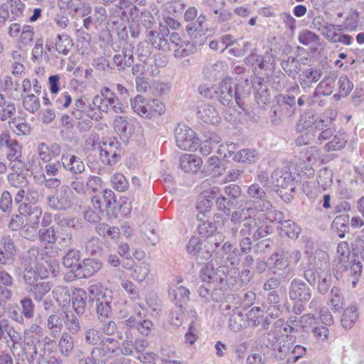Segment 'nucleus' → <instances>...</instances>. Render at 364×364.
Here are the masks:
<instances>
[{
    "instance_id": "nucleus-1",
    "label": "nucleus",
    "mask_w": 364,
    "mask_h": 364,
    "mask_svg": "<svg viewBox=\"0 0 364 364\" xmlns=\"http://www.w3.org/2000/svg\"><path fill=\"white\" fill-rule=\"evenodd\" d=\"M274 214V210H267L264 212L262 210L255 211L253 209L250 208L242 209L234 211L232 213L231 221L235 223H240L246 220L247 217H249L247 221L244 224L245 227L247 228V230H245L246 232H244V235H250L252 230L255 228H258L259 231L261 230L264 226L267 229V224L273 223L274 220V218H272Z\"/></svg>"
},
{
    "instance_id": "nucleus-2",
    "label": "nucleus",
    "mask_w": 364,
    "mask_h": 364,
    "mask_svg": "<svg viewBox=\"0 0 364 364\" xmlns=\"http://www.w3.org/2000/svg\"><path fill=\"white\" fill-rule=\"evenodd\" d=\"M133 111L144 119L156 118L165 113L166 107L159 100L138 95L130 100Z\"/></svg>"
},
{
    "instance_id": "nucleus-3",
    "label": "nucleus",
    "mask_w": 364,
    "mask_h": 364,
    "mask_svg": "<svg viewBox=\"0 0 364 364\" xmlns=\"http://www.w3.org/2000/svg\"><path fill=\"white\" fill-rule=\"evenodd\" d=\"M90 107L100 113L108 112L111 108L116 113H124L126 111V106L119 102L115 94L107 87H102L100 94L93 97Z\"/></svg>"
},
{
    "instance_id": "nucleus-4",
    "label": "nucleus",
    "mask_w": 364,
    "mask_h": 364,
    "mask_svg": "<svg viewBox=\"0 0 364 364\" xmlns=\"http://www.w3.org/2000/svg\"><path fill=\"white\" fill-rule=\"evenodd\" d=\"M92 148L99 151L100 159L105 164L114 165L121 159V145L115 137L102 139L100 141H94Z\"/></svg>"
},
{
    "instance_id": "nucleus-5",
    "label": "nucleus",
    "mask_w": 364,
    "mask_h": 364,
    "mask_svg": "<svg viewBox=\"0 0 364 364\" xmlns=\"http://www.w3.org/2000/svg\"><path fill=\"white\" fill-rule=\"evenodd\" d=\"M175 139L179 149L190 151H196L200 141L192 129L182 124H178L176 127Z\"/></svg>"
},
{
    "instance_id": "nucleus-6",
    "label": "nucleus",
    "mask_w": 364,
    "mask_h": 364,
    "mask_svg": "<svg viewBox=\"0 0 364 364\" xmlns=\"http://www.w3.org/2000/svg\"><path fill=\"white\" fill-rule=\"evenodd\" d=\"M272 179L277 188L276 191L281 197H283L285 193L288 194L294 191L295 178L289 169L276 170L273 173Z\"/></svg>"
},
{
    "instance_id": "nucleus-7",
    "label": "nucleus",
    "mask_w": 364,
    "mask_h": 364,
    "mask_svg": "<svg viewBox=\"0 0 364 364\" xmlns=\"http://www.w3.org/2000/svg\"><path fill=\"white\" fill-rule=\"evenodd\" d=\"M362 272V264L355 259H348L342 263H337L335 268L334 275L338 279L343 276L354 277L358 279Z\"/></svg>"
},
{
    "instance_id": "nucleus-8",
    "label": "nucleus",
    "mask_w": 364,
    "mask_h": 364,
    "mask_svg": "<svg viewBox=\"0 0 364 364\" xmlns=\"http://www.w3.org/2000/svg\"><path fill=\"white\" fill-rule=\"evenodd\" d=\"M9 326L5 320L0 321V339L4 337L7 333L10 337L9 346L11 348L13 355L16 357H21L23 355V342L19 334L14 330H8Z\"/></svg>"
},
{
    "instance_id": "nucleus-9",
    "label": "nucleus",
    "mask_w": 364,
    "mask_h": 364,
    "mask_svg": "<svg viewBox=\"0 0 364 364\" xmlns=\"http://www.w3.org/2000/svg\"><path fill=\"white\" fill-rule=\"evenodd\" d=\"M72 191L68 186L61 187L60 192L48 198V205L55 210H66L72 205Z\"/></svg>"
},
{
    "instance_id": "nucleus-10",
    "label": "nucleus",
    "mask_w": 364,
    "mask_h": 364,
    "mask_svg": "<svg viewBox=\"0 0 364 364\" xmlns=\"http://www.w3.org/2000/svg\"><path fill=\"white\" fill-rule=\"evenodd\" d=\"M115 202V195L114 192L109 189L103 191L92 198V203L94 208L99 212L108 211L112 205Z\"/></svg>"
},
{
    "instance_id": "nucleus-11",
    "label": "nucleus",
    "mask_w": 364,
    "mask_h": 364,
    "mask_svg": "<svg viewBox=\"0 0 364 364\" xmlns=\"http://www.w3.org/2000/svg\"><path fill=\"white\" fill-rule=\"evenodd\" d=\"M102 267V264L95 259H86L75 269V277L77 279L90 278L97 273Z\"/></svg>"
},
{
    "instance_id": "nucleus-12",
    "label": "nucleus",
    "mask_w": 364,
    "mask_h": 364,
    "mask_svg": "<svg viewBox=\"0 0 364 364\" xmlns=\"http://www.w3.org/2000/svg\"><path fill=\"white\" fill-rule=\"evenodd\" d=\"M202 164V159L195 154H183L180 158V166L186 173H197Z\"/></svg>"
},
{
    "instance_id": "nucleus-13",
    "label": "nucleus",
    "mask_w": 364,
    "mask_h": 364,
    "mask_svg": "<svg viewBox=\"0 0 364 364\" xmlns=\"http://www.w3.org/2000/svg\"><path fill=\"white\" fill-rule=\"evenodd\" d=\"M289 296L292 300L309 301L311 299V291L304 282L294 281L291 282Z\"/></svg>"
},
{
    "instance_id": "nucleus-14",
    "label": "nucleus",
    "mask_w": 364,
    "mask_h": 364,
    "mask_svg": "<svg viewBox=\"0 0 364 364\" xmlns=\"http://www.w3.org/2000/svg\"><path fill=\"white\" fill-rule=\"evenodd\" d=\"M21 156V146L14 140L11 142L7 153L8 159L10 161L11 168L18 171L23 168Z\"/></svg>"
},
{
    "instance_id": "nucleus-15",
    "label": "nucleus",
    "mask_w": 364,
    "mask_h": 364,
    "mask_svg": "<svg viewBox=\"0 0 364 364\" xmlns=\"http://www.w3.org/2000/svg\"><path fill=\"white\" fill-rule=\"evenodd\" d=\"M87 294L82 289H75L72 291V305L77 314H82L87 305Z\"/></svg>"
},
{
    "instance_id": "nucleus-16",
    "label": "nucleus",
    "mask_w": 364,
    "mask_h": 364,
    "mask_svg": "<svg viewBox=\"0 0 364 364\" xmlns=\"http://www.w3.org/2000/svg\"><path fill=\"white\" fill-rule=\"evenodd\" d=\"M23 49L21 46H18L16 50L11 53L12 65L11 73L12 75L18 78H21L23 73Z\"/></svg>"
},
{
    "instance_id": "nucleus-17",
    "label": "nucleus",
    "mask_w": 364,
    "mask_h": 364,
    "mask_svg": "<svg viewBox=\"0 0 364 364\" xmlns=\"http://www.w3.org/2000/svg\"><path fill=\"white\" fill-rule=\"evenodd\" d=\"M336 77L330 75L323 78L317 85L315 94L318 96H329L335 88Z\"/></svg>"
},
{
    "instance_id": "nucleus-18",
    "label": "nucleus",
    "mask_w": 364,
    "mask_h": 364,
    "mask_svg": "<svg viewBox=\"0 0 364 364\" xmlns=\"http://www.w3.org/2000/svg\"><path fill=\"white\" fill-rule=\"evenodd\" d=\"M62 163L65 168L75 173H81L85 168L82 161L73 155H63L62 156Z\"/></svg>"
},
{
    "instance_id": "nucleus-19",
    "label": "nucleus",
    "mask_w": 364,
    "mask_h": 364,
    "mask_svg": "<svg viewBox=\"0 0 364 364\" xmlns=\"http://www.w3.org/2000/svg\"><path fill=\"white\" fill-rule=\"evenodd\" d=\"M12 172L9 175L8 179L11 185L14 187L21 188L23 183V168L16 171L11 168ZM23 200V189L20 188L16 194L15 202L19 203Z\"/></svg>"
},
{
    "instance_id": "nucleus-20",
    "label": "nucleus",
    "mask_w": 364,
    "mask_h": 364,
    "mask_svg": "<svg viewBox=\"0 0 364 364\" xmlns=\"http://www.w3.org/2000/svg\"><path fill=\"white\" fill-rule=\"evenodd\" d=\"M38 150L40 158L46 162L51 161L53 158L58 156L60 152L58 145L53 144L49 146L43 143L39 145Z\"/></svg>"
},
{
    "instance_id": "nucleus-21",
    "label": "nucleus",
    "mask_w": 364,
    "mask_h": 364,
    "mask_svg": "<svg viewBox=\"0 0 364 364\" xmlns=\"http://www.w3.org/2000/svg\"><path fill=\"white\" fill-rule=\"evenodd\" d=\"M358 318L357 309L354 306L346 308L341 317V324L345 328H351Z\"/></svg>"
},
{
    "instance_id": "nucleus-22",
    "label": "nucleus",
    "mask_w": 364,
    "mask_h": 364,
    "mask_svg": "<svg viewBox=\"0 0 364 364\" xmlns=\"http://www.w3.org/2000/svg\"><path fill=\"white\" fill-rule=\"evenodd\" d=\"M88 291L89 298L91 301L98 303L109 298V296L107 295V289L100 284H92L89 287Z\"/></svg>"
},
{
    "instance_id": "nucleus-23",
    "label": "nucleus",
    "mask_w": 364,
    "mask_h": 364,
    "mask_svg": "<svg viewBox=\"0 0 364 364\" xmlns=\"http://www.w3.org/2000/svg\"><path fill=\"white\" fill-rule=\"evenodd\" d=\"M63 265L70 269V272L75 276V269L80 266V254L75 250L69 251L63 259Z\"/></svg>"
},
{
    "instance_id": "nucleus-24",
    "label": "nucleus",
    "mask_w": 364,
    "mask_h": 364,
    "mask_svg": "<svg viewBox=\"0 0 364 364\" xmlns=\"http://www.w3.org/2000/svg\"><path fill=\"white\" fill-rule=\"evenodd\" d=\"M96 232L104 237L118 239L120 235V230L117 227H109L105 223H100L95 228Z\"/></svg>"
},
{
    "instance_id": "nucleus-25",
    "label": "nucleus",
    "mask_w": 364,
    "mask_h": 364,
    "mask_svg": "<svg viewBox=\"0 0 364 364\" xmlns=\"http://www.w3.org/2000/svg\"><path fill=\"white\" fill-rule=\"evenodd\" d=\"M112 300V296L109 295L108 299H105L97 304V314L100 319H105L111 316L112 307L110 304Z\"/></svg>"
},
{
    "instance_id": "nucleus-26",
    "label": "nucleus",
    "mask_w": 364,
    "mask_h": 364,
    "mask_svg": "<svg viewBox=\"0 0 364 364\" xmlns=\"http://www.w3.org/2000/svg\"><path fill=\"white\" fill-rule=\"evenodd\" d=\"M344 299L341 295V291L336 287L332 288L331 291V298L329 305L335 312L339 311L343 306Z\"/></svg>"
},
{
    "instance_id": "nucleus-27",
    "label": "nucleus",
    "mask_w": 364,
    "mask_h": 364,
    "mask_svg": "<svg viewBox=\"0 0 364 364\" xmlns=\"http://www.w3.org/2000/svg\"><path fill=\"white\" fill-rule=\"evenodd\" d=\"M74 343L72 336L68 333H63L58 342V347L61 353L68 355L73 349Z\"/></svg>"
},
{
    "instance_id": "nucleus-28",
    "label": "nucleus",
    "mask_w": 364,
    "mask_h": 364,
    "mask_svg": "<svg viewBox=\"0 0 364 364\" xmlns=\"http://www.w3.org/2000/svg\"><path fill=\"white\" fill-rule=\"evenodd\" d=\"M16 108L13 104L8 103L4 96L0 94V119L6 120L15 113Z\"/></svg>"
},
{
    "instance_id": "nucleus-29",
    "label": "nucleus",
    "mask_w": 364,
    "mask_h": 364,
    "mask_svg": "<svg viewBox=\"0 0 364 364\" xmlns=\"http://www.w3.org/2000/svg\"><path fill=\"white\" fill-rule=\"evenodd\" d=\"M321 73L318 70L309 68L305 70L301 75V84H311L316 82L321 78Z\"/></svg>"
},
{
    "instance_id": "nucleus-30",
    "label": "nucleus",
    "mask_w": 364,
    "mask_h": 364,
    "mask_svg": "<svg viewBox=\"0 0 364 364\" xmlns=\"http://www.w3.org/2000/svg\"><path fill=\"white\" fill-rule=\"evenodd\" d=\"M256 154L255 150L242 149L234 154L232 159L237 162L251 163L255 159Z\"/></svg>"
},
{
    "instance_id": "nucleus-31",
    "label": "nucleus",
    "mask_w": 364,
    "mask_h": 364,
    "mask_svg": "<svg viewBox=\"0 0 364 364\" xmlns=\"http://www.w3.org/2000/svg\"><path fill=\"white\" fill-rule=\"evenodd\" d=\"M346 144V139L344 134L336 135L334 138L326 143L325 150L326 151H333L343 149Z\"/></svg>"
},
{
    "instance_id": "nucleus-32",
    "label": "nucleus",
    "mask_w": 364,
    "mask_h": 364,
    "mask_svg": "<svg viewBox=\"0 0 364 364\" xmlns=\"http://www.w3.org/2000/svg\"><path fill=\"white\" fill-rule=\"evenodd\" d=\"M174 291V301L176 305L181 307L183 304L189 300V289L185 287L181 286L176 288Z\"/></svg>"
},
{
    "instance_id": "nucleus-33",
    "label": "nucleus",
    "mask_w": 364,
    "mask_h": 364,
    "mask_svg": "<svg viewBox=\"0 0 364 364\" xmlns=\"http://www.w3.org/2000/svg\"><path fill=\"white\" fill-rule=\"evenodd\" d=\"M111 181L112 187L118 191H124L128 188V181L122 173H114Z\"/></svg>"
},
{
    "instance_id": "nucleus-34",
    "label": "nucleus",
    "mask_w": 364,
    "mask_h": 364,
    "mask_svg": "<svg viewBox=\"0 0 364 364\" xmlns=\"http://www.w3.org/2000/svg\"><path fill=\"white\" fill-rule=\"evenodd\" d=\"M216 231V225L211 222H204L198 227V233L204 238H209L213 236Z\"/></svg>"
},
{
    "instance_id": "nucleus-35",
    "label": "nucleus",
    "mask_w": 364,
    "mask_h": 364,
    "mask_svg": "<svg viewBox=\"0 0 364 364\" xmlns=\"http://www.w3.org/2000/svg\"><path fill=\"white\" fill-rule=\"evenodd\" d=\"M40 107L38 97L33 94H28L24 96V109L30 112H35Z\"/></svg>"
},
{
    "instance_id": "nucleus-36",
    "label": "nucleus",
    "mask_w": 364,
    "mask_h": 364,
    "mask_svg": "<svg viewBox=\"0 0 364 364\" xmlns=\"http://www.w3.org/2000/svg\"><path fill=\"white\" fill-rule=\"evenodd\" d=\"M232 79L230 77H226L220 82L219 96L222 100H225L226 97H232Z\"/></svg>"
},
{
    "instance_id": "nucleus-37",
    "label": "nucleus",
    "mask_w": 364,
    "mask_h": 364,
    "mask_svg": "<svg viewBox=\"0 0 364 364\" xmlns=\"http://www.w3.org/2000/svg\"><path fill=\"white\" fill-rule=\"evenodd\" d=\"M337 254L338 256V263L344 262L350 259V252L347 242L343 241L338 244Z\"/></svg>"
},
{
    "instance_id": "nucleus-38",
    "label": "nucleus",
    "mask_w": 364,
    "mask_h": 364,
    "mask_svg": "<svg viewBox=\"0 0 364 364\" xmlns=\"http://www.w3.org/2000/svg\"><path fill=\"white\" fill-rule=\"evenodd\" d=\"M353 88V84L346 75L341 76L338 79V91L341 96L348 95Z\"/></svg>"
},
{
    "instance_id": "nucleus-39",
    "label": "nucleus",
    "mask_w": 364,
    "mask_h": 364,
    "mask_svg": "<svg viewBox=\"0 0 364 364\" xmlns=\"http://www.w3.org/2000/svg\"><path fill=\"white\" fill-rule=\"evenodd\" d=\"M299 228L294 223L286 222L282 228V232L289 238H296L299 234Z\"/></svg>"
},
{
    "instance_id": "nucleus-40",
    "label": "nucleus",
    "mask_w": 364,
    "mask_h": 364,
    "mask_svg": "<svg viewBox=\"0 0 364 364\" xmlns=\"http://www.w3.org/2000/svg\"><path fill=\"white\" fill-rule=\"evenodd\" d=\"M302 154L305 158V161L311 164L316 163L319 159L320 156L319 150L315 146L305 149Z\"/></svg>"
},
{
    "instance_id": "nucleus-41",
    "label": "nucleus",
    "mask_w": 364,
    "mask_h": 364,
    "mask_svg": "<svg viewBox=\"0 0 364 364\" xmlns=\"http://www.w3.org/2000/svg\"><path fill=\"white\" fill-rule=\"evenodd\" d=\"M236 145L234 143H225L219 146L218 153L223 157H233L235 154Z\"/></svg>"
},
{
    "instance_id": "nucleus-42",
    "label": "nucleus",
    "mask_w": 364,
    "mask_h": 364,
    "mask_svg": "<svg viewBox=\"0 0 364 364\" xmlns=\"http://www.w3.org/2000/svg\"><path fill=\"white\" fill-rule=\"evenodd\" d=\"M149 274V269L146 264L136 265L132 273V277L139 282L143 281Z\"/></svg>"
},
{
    "instance_id": "nucleus-43",
    "label": "nucleus",
    "mask_w": 364,
    "mask_h": 364,
    "mask_svg": "<svg viewBox=\"0 0 364 364\" xmlns=\"http://www.w3.org/2000/svg\"><path fill=\"white\" fill-rule=\"evenodd\" d=\"M39 238L42 242L53 243L55 241V234L53 228L42 229L39 232Z\"/></svg>"
},
{
    "instance_id": "nucleus-44",
    "label": "nucleus",
    "mask_w": 364,
    "mask_h": 364,
    "mask_svg": "<svg viewBox=\"0 0 364 364\" xmlns=\"http://www.w3.org/2000/svg\"><path fill=\"white\" fill-rule=\"evenodd\" d=\"M22 205H19L18 206V214L12 215L10 222L9 223V228L11 230H18L21 228V225L23 224V218L22 213L21 212Z\"/></svg>"
},
{
    "instance_id": "nucleus-45",
    "label": "nucleus",
    "mask_w": 364,
    "mask_h": 364,
    "mask_svg": "<svg viewBox=\"0 0 364 364\" xmlns=\"http://www.w3.org/2000/svg\"><path fill=\"white\" fill-rule=\"evenodd\" d=\"M318 39V36L310 31H305L299 36V43L305 46L316 42Z\"/></svg>"
},
{
    "instance_id": "nucleus-46",
    "label": "nucleus",
    "mask_w": 364,
    "mask_h": 364,
    "mask_svg": "<svg viewBox=\"0 0 364 364\" xmlns=\"http://www.w3.org/2000/svg\"><path fill=\"white\" fill-rule=\"evenodd\" d=\"M12 198L8 191H4L0 199V208L4 212H9L11 208Z\"/></svg>"
},
{
    "instance_id": "nucleus-47",
    "label": "nucleus",
    "mask_w": 364,
    "mask_h": 364,
    "mask_svg": "<svg viewBox=\"0 0 364 364\" xmlns=\"http://www.w3.org/2000/svg\"><path fill=\"white\" fill-rule=\"evenodd\" d=\"M60 9L77 11L80 8V3H75V0H57Z\"/></svg>"
},
{
    "instance_id": "nucleus-48",
    "label": "nucleus",
    "mask_w": 364,
    "mask_h": 364,
    "mask_svg": "<svg viewBox=\"0 0 364 364\" xmlns=\"http://www.w3.org/2000/svg\"><path fill=\"white\" fill-rule=\"evenodd\" d=\"M153 326L151 320L145 319L137 323L136 329L141 334L148 336L151 333Z\"/></svg>"
},
{
    "instance_id": "nucleus-49",
    "label": "nucleus",
    "mask_w": 364,
    "mask_h": 364,
    "mask_svg": "<svg viewBox=\"0 0 364 364\" xmlns=\"http://www.w3.org/2000/svg\"><path fill=\"white\" fill-rule=\"evenodd\" d=\"M325 30L326 38L333 43H338L337 40L339 39L341 34L338 32L336 27L330 24L325 27Z\"/></svg>"
},
{
    "instance_id": "nucleus-50",
    "label": "nucleus",
    "mask_w": 364,
    "mask_h": 364,
    "mask_svg": "<svg viewBox=\"0 0 364 364\" xmlns=\"http://www.w3.org/2000/svg\"><path fill=\"white\" fill-rule=\"evenodd\" d=\"M358 14H355L346 17L345 20V24L343 29L348 31H356L358 28Z\"/></svg>"
},
{
    "instance_id": "nucleus-51",
    "label": "nucleus",
    "mask_w": 364,
    "mask_h": 364,
    "mask_svg": "<svg viewBox=\"0 0 364 364\" xmlns=\"http://www.w3.org/2000/svg\"><path fill=\"white\" fill-rule=\"evenodd\" d=\"M248 195L256 199L264 198L266 196L265 192L257 183L251 185L247 190Z\"/></svg>"
},
{
    "instance_id": "nucleus-52",
    "label": "nucleus",
    "mask_w": 364,
    "mask_h": 364,
    "mask_svg": "<svg viewBox=\"0 0 364 364\" xmlns=\"http://www.w3.org/2000/svg\"><path fill=\"white\" fill-rule=\"evenodd\" d=\"M312 332L316 339L319 342H323L328 339L329 331L326 326L315 327Z\"/></svg>"
},
{
    "instance_id": "nucleus-53",
    "label": "nucleus",
    "mask_w": 364,
    "mask_h": 364,
    "mask_svg": "<svg viewBox=\"0 0 364 364\" xmlns=\"http://www.w3.org/2000/svg\"><path fill=\"white\" fill-rule=\"evenodd\" d=\"M123 289L129 294L132 299L139 298V294L136 287L129 280L123 281L122 283Z\"/></svg>"
},
{
    "instance_id": "nucleus-54",
    "label": "nucleus",
    "mask_w": 364,
    "mask_h": 364,
    "mask_svg": "<svg viewBox=\"0 0 364 364\" xmlns=\"http://www.w3.org/2000/svg\"><path fill=\"white\" fill-rule=\"evenodd\" d=\"M128 122L127 119L122 116H118L114 121V128L118 134L125 133L127 131Z\"/></svg>"
},
{
    "instance_id": "nucleus-55",
    "label": "nucleus",
    "mask_w": 364,
    "mask_h": 364,
    "mask_svg": "<svg viewBox=\"0 0 364 364\" xmlns=\"http://www.w3.org/2000/svg\"><path fill=\"white\" fill-rule=\"evenodd\" d=\"M59 40L55 43L56 50L64 55L68 54L69 49L68 46H70L71 41L68 38H65L62 41L61 36H58Z\"/></svg>"
},
{
    "instance_id": "nucleus-56",
    "label": "nucleus",
    "mask_w": 364,
    "mask_h": 364,
    "mask_svg": "<svg viewBox=\"0 0 364 364\" xmlns=\"http://www.w3.org/2000/svg\"><path fill=\"white\" fill-rule=\"evenodd\" d=\"M48 84L51 94L56 95L60 91V77L58 75H51L48 77Z\"/></svg>"
},
{
    "instance_id": "nucleus-57",
    "label": "nucleus",
    "mask_w": 364,
    "mask_h": 364,
    "mask_svg": "<svg viewBox=\"0 0 364 364\" xmlns=\"http://www.w3.org/2000/svg\"><path fill=\"white\" fill-rule=\"evenodd\" d=\"M164 23L167 29L164 32L163 35H165L166 36L169 33L168 28L177 30L181 26V24L178 21L169 16L164 18Z\"/></svg>"
},
{
    "instance_id": "nucleus-58",
    "label": "nucleus",
    "mask_w": 364,
    "mask_h": 364,
    "mask_svg": "<svg viewBox=\"0 0 364 364\" xmlns=\"http://www.w3.org/2000/svg\"><path fill=\"white\" fill-rule=\"evenodd\" d=\"M22 125L23 119L21 117L13 118L9 122V127L18 135H21L23 133Z\"/></svg>"
},
{
    "instance_id": "nucleus-59",
    "label": "nucleus",
    "mask_w": 364,
    "mask_h": 364,
    "mask_svg": "<svg viewBox=\"0 0 364 364\" xmlns=\"http://www.w3.org/2000/svg\"><path fill=\"white\" fill-rule=\"evenodd\" d=\"M9 34L12 38H21L23 35V30L21 25L18 23L11 24L9 29Z\"/></svg>"
},
{
    "instance_id": "nucleus-60",
    "label": "nucleus",
    "mask_w": 364,
    "mask_h": 364,
    "mask_svg": "<svg viewBox=\"0 0 364 364\" xmlns=\"http://www.w3.org/2000/svg\"><path fill=\"white\" fill-rule=\"evenodd\" d=\"M306 350L305 347L296 345L291 351V358H290L289 360L291 359L293 363L296 362L306 353Z\"/></svg>"
},
{
    "instance_id": "nucleus-61",
    "label": "nucleus",
    "mask_w": 364,
    "mask_h": 364,
    "mask_svg": "<svg viewBox=\"0 0 364 364\" xmlns=\"http://www.w3.org/2000/svg\"><path fill=\"white\" fill-rule=\"evenodd\" d=\"M198 338L196 335V329L193 326V323H192L190 325L189 329L188 332L185 335L186 342L189 344H193Z\"/></svg>"
},
{
    "instance_id": "nucleus-62",
    "label": "nucleus",
    "mask_w": 364,
    "mask_h": 364,
    "mask_svg": "<svg viewBox=\"0 0 364 364\" xmlns=\"http://www.w3.org/2000/svg\"><path fill=\"white\" fill-rule=\"evenodd\" d=\"M101 212H99L95 209V210H87L85 212V219L90 223H97L100 220V213Z\"/></svg>"
},
{
    "instance_id": "nucleus-63",
    "label": "nucleus",
    "mask_w": 364,
    "mask_h": 364,
    "mask_svg": "<svg viewBox=\"0 0 364 364\" xmlns=\"http://www.w3.org/2000/svg\"><path fill=\"white\" fill-rule=\"evenodd\" d=\"M354 250L359 254L364 260V235L358 237L354 244Z\"/></svg>"
},
{
    "instance_id": "nucleus-64",
    "label": "nucleus",
    "mask_w": 364,
    "mask_h": 364,
    "mask_svg": "<svg viewBox=\"0 0 364 364\" xmlns=\"http://www.w3.org/2000/svg\"><path fill=\"white\" fill-rule=\"evenodd\" d=\"M11 318L21 323L23 322V311L18 307L11 309L9 311Z\"/></svg>"
}]
</instances>
